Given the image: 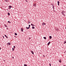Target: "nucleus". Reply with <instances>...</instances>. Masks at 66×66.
<instances>
[{"instance_id": "14", "label": "nucleus", "mask_w": 66, "mask_h": 66, "mask_svg": "<svg viewBox=\"0 0 66 66\" xmlns=\"http://www.w3.org/2000/svg\"><path fill=\"white\" fill-rule=\"evenodd\" d=\"M32 29H35V27H34L33 26L32 27Z\"/></svg>"}, {"instance_id": "35", "label": "nucleus", "mask_w": 66, "mask_h": 66, "mask_svg": "<svg viewBox=\"0 0 66 66\" xmlns=\"http://www.w3.org/2000/svg\"><path fill=\"white\" fill-rule=\"evenodd\" d=\"M12 58H13V59H14V57H12Z\"/></svg>"}, {"instance_id": "21", "label": "nucleus", "mask_w": 66, "mask_h": 66, "mask_svg": "<svg viewBox=\"0 0 66 66\" xmlns=\"http://www.w3.org/2000/svg\"><path fill=\"white\" fill-rule=\"evenodd\" d=\"M26 28L27 29H29L28 27H26Z\"/></svg>"}, {"instance_id": "22", "label": "nucleus", "mask_w": 66, "mask_h": 66, "mask_svg": "<svg viewBox=\"0 0 66 66\" xmlns=\"http://www.w3.org/2000/svg\"><path fill=\"white\" fill-rule=\"evenodd\" d=\"M15 35H17V34L16 33H15Z\"/></svg>"}, {"instance_id": "10", "label": "nucleus", "mask_w": 66, "mask_h": 66, "mask_svg": "<svg viewBox=\"0 0 66 66\" xmlns=\"http://www.w3.org/2000/svg\"><path fill=\"white\" fill-rule=\"evenodd\" d=\"M57 3H58V5H60L59 3H60V2L59 1H57Z\"/></svg>"}, {"instance_id": "30", "label": "nucleus", "mask_w": 66, "mask_h": 66, "mask_svg": "<svg viewBox=\"0 0 66 66\" xmlns=\"http://www.w3.org/2000/svg\"><path fill=\"white\" fill-rule=\"evenodd\" d=\"M6 38H8V37H7V36H6Z\"/></svg>"}, {"instance_id": "6", "label": "nucleus", "mask_w": 66, "mask_h": 66, "mask_svg": "<svg viewBox=\"0 0 66 66\" xmlns=\"http://www.w3.org/2000/svg\"><path fill=\"white\" fill-rule=\"evenodd\" d=\"M50 42H49V43H48V44H47V45L48 46H49V45L50 44Z\"/></svg>"}, {"instance_id": "11", "label": "nucleus", "mask_w": 66, "mask_h": 66, "mask_svg": "<svg viewBox=\"0 0 66 66\" xmlns=\"http://www.w3.org/2000/svg\"><path fill=\"white\" fill-rule=\"evenodd\" d=\"M49 38L50 39H51V38H52V36H49Z\"/></svg>"}, {"instance_id": "25", "label": "nucleus", "mask_w": 66, "mask_h": 66, "mask_svg": "<svg viewBox=\"0 0 66 66\" xmlns=\"http://www.w3.org/2000/svg\"><path fill=\"white\" fill-rule=\"evenodd\" d=\"M6 1V2H8V1H7V0H6V1Z\"/></svg>"}, {"instance_id": "13", "label": "nucleus", "mask_w": 66, "mask_h": 66, "mask_svg": "<svg viewBox=\"0 0 66 66\" xmlns=\"http://www.w3.org/2000/svg\"><path fill=\"white\" fill-rule=\"evenodd\" d=\"M8 22L9 23H11V22H10L9 21H8Z\"/></svg>"}, {"instance_id": "32", "label": "nucleus", "mask_w": 66, "mask_h": 66, "mask_svg": "<svg viewBox=\"0 0 66 66\" xmlns=\"http://www.w3.org/2000/svg\"><path fill=\"white\" fill-rule=\"evenodd\" d=\"M3 38H4V36H3Z\"/></svg>"}, {"instance_id": "8", "label": "nucleus", "mask_w": 66, "mask_h": 66, "mask_svg": "<svg viewBox=\"0 0 66 66\" xmlns=\"http://www.w3.org/2000/svg\"><path fill=\"white\" fill-rule=\"evenodd\" d=\"M31 53H32V54H34V52H33V51H31Z\"/></svg>"}, {"instance_id": "28", "label": "nucleus", "mask_w": 66, "mask_h": 66, "mask_svg": "<svg viewBox=\"0 0 66 66\" xmlns=\"http://www.w3.org/2000/svg\"><path fill=\"white\" fill-rule=\"evenodd\" d=\"M49 64H50V66H51V63H50Z\"/></svg>"}, {"instance_id": "5", "label": "nucleus", "mask_w": 66, "mask_h": 66, "mask_svg": "<svg viewBox=\"0 0 66 66\" xmlns=\"http://www.w3.org/2000/svg\"><path fill=\"white\" fill-rule=\"evenodd\" d=\"M35 7H36V4H35L33 5Z\"/></svg>"}, {"instance_id": "12", "label": "nucleus", "mask_w": 66, "mask_h": 66, "mask_svg": "<svg viewBox=\"0 0 66 66\" xmlns=\"http://www.w3.org/2000/svg\"><path fill=\"white\" fill-rule=\"evenodd\" d=\"M4 26H5V27H7V25H6V24H4Z\"/></svg>"}, {"instance_id": "29", "label": "nucleus", "mask_w": 66, "mask_h": 66, "mask_svg": "<svg viewBox=\"0 0 66 66\" xmlns=\"http://www.w3.org/2000/svg\"><path fill=\"white\" fill-rule=\"evenodd\" d=\"M43 56L44 57H45V55H43Z\"/></svg>"}, {"instance_id": "1", "label": "nucleus", "mask_w": 66, "mask_h": 66, "mask_svg": "<svg viewBox=\"0 0 66 66\" xmlns=\"http://www.w3.org/2000/svg\"><path fill=\"white\" fill-rule=\"evenodd\" d=\"M65 13V11H62V12H61L62 14L63 15V16H65V14L64 13Z\"/></svg>"}, {"instance_id": "26", "label": "nucleus", "mask_w": 66, "mask_h": 66, "mask_svg": "<svg viewBox=\"0 0 66 66\" xmlns=\"http://www.w3.org/2000/svg\"><path fill=\"white\" fill-rule=\"evenodd\" d=\"M5 37H6V35H5Z\"/></svg>"}, {"instance_id": "38", "label": "nucleus", "mask_w": 66, "mask_h": 66, "mask_svg": "<svg viewBox=\"0 0 66 66\" xmlns=\"http://www.w3.org/2000/svg\"><path fill=\"white\" fill-rule=\"evenodd\" d=\"M63 66H65V65H63Z\"/></svg>"}, {"instance_id": "27", "label": "nucleus", "mask_w": 66, "mask_h": 66, "mask_svg": "<svg viewBox=\"0 0 66 66\" xmlns=\"http://www.w3.org/2000/svg\"><path fill=\"white\" fill-rule=\"evenodd\" d=\"M29 27H30V26H31V25H29Z\"/></svg>"}, {"instance_id": "34", "label": "nucleus", "mask_w": 66, "mask_h": 66, "mask_svg": "<svg viewBox=\"0 0 66 66\" xmlns=\"http://www.w3.org/2000/svg\"><path fill=\"white\" fill-rule=\"evenodd\" d=\"M53 4H52V6H53Z\"/></svg>"}, {"instance_id": "24", "label": "nucleus", "mask_w": 66, "mask_h": 66, "mask_svg": "<svg viewBox=\"0 0 66 66\" xmlns=\"http://www.w3.org/2000/svg\"><path fill=\"white\" fill-rule=\"evenodd\" d=\"M13 48H15V46H14Z\"/></svg>"}, {"instance_id": "17", "label": "nucleus", "mask_w": 66, "mask_h": 66, "mask_svg": "<svg viewBox=\"0 0 66 66\" xmlns=\"http://www.w3.org/2000/svg\"><path fill=\"white\" fill-rule=\"evenodd\" d=\"M7 14H8V15H10V13H9V12H8L7 13Z\"/></svg>"}, {"instance_id": "4", "label": "nucleus", "mask_w": 66, "mask_h": 66, "mask_svg": "<svg viewBox=\"0 0 66 66\" xmlns=\"http://www.w3.org/2000/svg\"><path fill=\"white\" fill-rule=\"evenodd\" d=\"M9 9H11V7H12V6H9Z\"/></svg>"}, {"instance_id": "2", "label": "nucleus", "mask_w": 66, "mask_h": 66, "mask_svg": "<svg viewBox=\"0 0 66 66\" xmlns=\"http://www.w3.org/2000/svg\"><path fill=\"white\" fill-rule=\"evenodd\" d=\"M58 61L59 62H60V63H61V62H62L61 59H58Z\"/></svg>"}, {"instance_id": "36", "label": "nucleus", "mask_w": 66, "mask_h": 66, "mask_svg": "<svg viewBox=\"0 0 66 66\" xmlns=\"http://www.w3.org/2000/svg\"><path fill=\"white\" fill-rule=\"evenodd\" d=\"M26 2H28V1H26Z\"/></svg>"}, {"instance_id": "3", "label": "nucleus", "mask_w": 66, "mask_h": 66, "mask_svg": "<svg viewBox=\"0 0 66 66\" xmlns=\"http://www.w3.org/2000/svg\"><path fill=\"white\" fill-rule=\"evenodd\" d=\"M45 24H46V23H45L44 22H43L42 23V26H44V25H45Z\"/></svg>"}, {"instance_id": "39", "label": "nucleus", "mask_w": 66, "mask_h": 66, "mask_svg": "<svg viewBox=\"0 0 66 66\" xmlns=\"http://www.w3.org/2000/svg\"><path fill=\"white\" fill-rule=\"evenodd\" d=\"M30 38H29V39H30Z\"/></svg>"}, {"instance_id": "19", "label": "nucleus", "mask_w": 66, "mask_h": 66, "mask_svg": "<svg viewBox=\"0 0 66 66\" xmlns=\"http://www.w3.org/2000/svg\"><path fill=\"white\" fill-rule=\"evenodd\" d=\"M53 9H54V6H53Z\"/></svg>"}, {"instance_id": "20", "label": "nucleus", "mask_w": 66, "mask_h": 66, "mask_svg": "<svg viewBox=\"0 0 66 66\" xmlns=\"http://www.w3.org/2000/svg\"><path fill=\"white\" fill-rule=\"evenodd\" d=\"M31 26H35L34 25L32 24H31Z\"/></svg>"}, {"instance_id": "33", "label": "nucleus", "mask_w": 66, "mask_h": 66, "mask_svg": "<svg viewBox=\"0 0 66 66\" xmlns=\"http://www.w3.org/2000/svg\"><path fill=\"white\" fill-rule=\"evenodd\" d=\"M28 28L30 29V27L29 26V27Z\"/></svg>"}, {"instance_id": "7", "label": "nucleus", "mask_w": 66, "mask_h": 66, "mask_svg": "<svg viewBox=\"0 0 66 66\" xmlns=\"http://www.w3.org/2000/svg\"><path fill=\"white\" fill-rule=\"evenodd\" d=\"M7 45H11V43H7Z\"/></svg>"}, {"instance_id": "18", "label": "nucleus", "mask_w": 66, "mask_h": 66, "mask_svg": "<svg viewBox=\"0 0 66 66\" xmlns=\"http://www.w3.org/2000/svg\"><path fill=\"white\" fill-rule=\"evenodd\" d=\"M66 43V41H65L64 42V44H65Z\"/></svg>"}, {"instance_id": "31", "label": "nucleus", "mask_w": 66, "mask_h": 66, "mask_svg": "<svg viewBox=\"0 0 66 66\" xmlns=\"http://www.w3.org/2000/svg\"><path fill=\"white\" fill-rule=\"evenodd\" d=\"M6 29H7V30H8L9 29H8V28H7V27L6 28Z\"/></svg>"}, {"instance_id": "16", "label": "nucleus", "mask_w": 66, "mask_h": 66, "mask_svg": "<svg viewBox=\"0 0 66 66\" xmlns=\"http://www.w3.org/2000/svg\"><path fill=\"white\" fill-rule=\"evenodd\" d=\"M12 51H14V49H15V48H12Z\"/></svg>"}, {"instance_id": "15", "label": "nucleus", "mask_w": 66, "mask_h": 66, "mask_svg": "<svg viewBox=\"0 0 66 66\" xmlns=\"http://www.w3.org/2000/svg\"><path fill=\"white\" fill-rule=\"evenodd\" d=\"M44 39H46V37H43Z\"/></svg>"}, {"instance_id": "23", "label": "nucleus", "mask_w": 66, "mask_h": 66, "mask_svg": "<svg viewBox=\"0 0 66 66\" xmlns=\"http://www.w3.org/2000/svg\"><path fill=\"white\" fill-rule=\"evenodd\" d=\"M28 23H30V21H29V22H28Z\"/></svg>"}, {"instance_id": "9", "label": "nucleus", "mask_w": 66, "mask_h": 66, "mask_svg": "<svg viewBox=\"0 0 66 66\" xmlns=\"http://www.w3.org/2000/svg\"><path fill=\"white\" fill-rule=\"evenodd\" d=\"M21 31H22V32H23V29L22 28H21Z\"/></svg>"}, {"instance_id": "37", "label": "nucleus", "mask_w": 66, "mask_h": 66, "mask_svg": "<svg viewBox=\"0 0 66 66\" xmlns=\"http://www.w3.org/2000/svg\"><path fill=\"white\" fill-rule=\"evenodd\" d=\"M4 61H5V60H4Z\"/></svg>"}]
</instances>
